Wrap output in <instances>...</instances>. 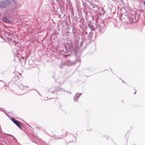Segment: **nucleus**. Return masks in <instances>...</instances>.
Wrapping results in <instances>:
<instances>
[{
	"label": "nucleus",
	"mask_w": 145,
	"mask_h": 145,
	"mask_svg": "<svg viewBox=\"0 0 145 145\" xmlns=\"http://www.w3.org/2000/svg\"><path fill=\"white\" fill-rule=\"evenodd\" d=\"M11 2L12 0H0V9L6 8L11 4Z\"/></svg>",
	"instance_id": "nucleus-1"
},
{
	"label": "nucleus",
	"mask_w": 145,
	"mask_h": 145,
	"mask_svg": "<svg viewBox=\"0 0 145 145\" xmlns=\"http://www.w3.org/2000/svg\"><path fill=\"white\" fill-rule=\"evenodd\" d=\"M106 30V25L104 24H102L101 25H96V31L100 34H102L104 33Z\"/></svg>",
	"instance_id": "nucleus-2"
},
{
	"label": "nucleus",
	"mask_w": 145,
	"mask_h": 145,
	"mask_svg": "<svg viewBox=\"0 0 145 145\" xmlns=\"http://www.w3.org/2000/svg\"><path fill=\"white\" fill-rule=\"evenodd\" d=\"M87 33L86 32H85V34L84 35V38L85 39L87 37H88V39L90 41H91L94 39L95 35L92 32H90L89 33V35L88 37L87 35Z\"/></svg>",
	"instance_id": "nucleus-3"
},
{
	"label": "nucleus",
	"mask_w": 145,
	"mask_h": 145,
	"mask_svg": "<svg viewBox=\"0 0 145 145\" xmlns=\"http://www.w3.org/2000/svg\"><path fill=\"white\" fill-rule=\"evenodd\" d=\"M128 18L130 20V22H133L135 23H136L137 22L138 20V18H136V16L134 15H132L128 17Z\"/></svg>",
	"instance_id": "nucleus-4"
},
{
	"label": "nucleus",
	"mask_w": 145,
	"mask_h": 145,
	"mask_svg": "<svg viewBox=\"0 0 145 145\" xmlns=\"http://www.w3.org/2000/svg\"><path fill=\"white\" fill-rule=\"evenodd\" d=\"M82 93H76L75 96H74L73 99L74 101L76 102L77 101L78 99L82 95Z\"/></svg>",
	"instance_id": "nucleus-5"
},
{
	"label": "nucleus",
	"mask_w": 145,
	"mask_h": 145,
	"mask_svg": "<svg viewBox=\"0 0 145 145\" xmlns=\"http://www.w3.org/2000/svg\"><path fill=\"white\" fill-rule=\"evenodd\" d=\"M98 10L100 12V14L102 15H103L105 14V12L103 7H101L100 8H99Z\"/></svg>",
	"instance_id": "nucleus-6"
},
{
	"label": "nucleus",
	"mask_w": 145,
	"mask_h": 145,
	"mask_svg": "<svg viewBox=\"0 0 145 145\" xmlns=\"http://www.w3.org/2000/svg\"><path fill=\"white\" fill-rule=\"evenodd\" d=\"M14 123L20 129H22V123L19 121L17 120Z\"/></svg>",
	"instance_id": "nucleus-7"
},
{
	"label": "nucleus",
	"mask_w": 145,
	"mask_h": 145,
	"mask_svg": "<svg viewBox=\"0 0 145 145\" xmlns=\"http://www.w3.org/2000/svg\"><path fill=\"white\" fill-rule=\"evenodd\" d=\"M88 27L89 29L92 31H94L96 30V28H94L93 26L89 24L88 25Z\"/></svg>",
	"instance_id": "nucleus-8"
},
{
	"label": "nucleus",
	"mask_w": 145,
	"mask_h": 145,
	"mask_svg": "<svg viewBox=\"0 0 145 145\" xmlns=\"http://www.w3.org/2000/svg\"><path fill=\"white\" fill-rule=\"evenodd\" d=\"M2 20L3 22L5 23L11 22V21H10L9 20L8 18L6 17H3L2 18Z\"/></svg>",
	"instance_id": "nucleus-9"
},
{
	"label": "nucleus",
	"mask_w": 145,
	"mask_h": 145,
	"mask_svg": "<svg viewBox=\"0 0 145 145\" xmlns=\"http://www.w3.org/2000/svg\"><path fill=\"white\" fill-rule=\"evenodd\" d=\"M68 49L69 51L71 52L73 51L74 50V48L73 47V46L72 45H70L68 47Z\"/></svg>",
	"instance_id": "nucleus-10"
},
{
	"label": "nucleus",
	"mask_w": 145,
	"mask_h": 145,
	"mask_svg": "<svg viewBox=\"0 0 145 145\" xmlns=\"http://www.w3.org/2000/svg\"><path fill=\"white\" fill-rule=\"evenodd\" d=\"M92 7V8L94 9H97V10L98 9L99 7H98L97 6L95 5V4H91L90 5Z\"/></svg>",
	"instance_id": "nucleus-11"
},
{
	"label": "nucleus",
	"mask_w": 145,
	"mask_h": 145,
	"mask_svg": "<svg viewBox=\"0 0 145 145\" xmlns=\"http://www.w3.org/2000/svg\"><path fill=\"white\" fill-rule=\"evenodd\" d=\"M25 87V86H24L23 85L21 84L20 85V89L22 90H23L24 89L26 91L25 92H27V90H26V89H24V88Z\"/></svg>",
	"instance_id": "nucleus-12"
},
{
	"label": "nucleus",
	"mask_w": 145,
	"mask_h": 145,
	"mask_svg": "<svg viewBox=\"0 0 145 145\" xmlns=\"http://www.w3.org/2000/svg\"><path fill=\"white\" fill-rule=\"evenodd\" d=\"M62 51L65 52V54H67L68 53V51L67 50L66 48L65 47L64 48L63 50L61 51V52Z\"/></svg>",
	"instance_id": "nucleus-13"
},
{
	"label": "nucleus",
	"mask_w": 145,
	"mask_h": 145,
	"mask_svg": "<svg viewBox=\"0 0 145 145\" xmlns=\"http://www.w3.org/2000/svg\"><path fill=\"white\" fill-rule=\"evenodd\" d=\"M11 121L13 122V123H14L17 120L15 119L14 118L12 117L11 118Z\"/></svg>",
	"instance_id": "nucleus-14"
},
{
	"label": "nucleus",
	"mask_w": 145,
	"mask_h": 145,
	"mask_svg": "<svg viewBox=\"0 0 145 145\" xmlns=\"http://www.w3.org/2000/svg\"><path fill=\"white\" fill-rule=\"evenodd\" d=\"M66 64L68 66H70L71 65V63L70 62V61L69 60H68L67 61Z\"/></svg>",
	"instance_id": "nucleus-15"
},
{
	"label": "nucleus",
	"mask_w": 145,
	"mask_h": 145,
	"mask_svg": "<svg viewBox=\"0 0 145 145\" xmlns=\"http://www.w3.org/2000/svg\"><path fill=\"white\" fill-rule=\"evenodd\" d=\"M70 56V54H69L68 55H63V56L64 57H66L67 56Z\"/></svg>",
	"instance_id": "nucleus-16"
},
{
	"label": "nucleus",
	"mask_w": 145,
	"mask_h": 145,
	"mask_svg": "<svg viewBox=\"0 0 145 145\" xmlns=\"http://www.w3.org/2000/svg\"><path fill=\"white\" fill-rule=\"evenodd\" d=\"M67 93H68L69 94H71V93L70 91H69L68 92H67Z\"/></svg>",
	"instance_id": "nucleus-17"
},
{
	"label": "nucleus",
	"mask_w": 145,
	"mask_h": 145,
	"mask_svg": "<svg viewBox=\"0 0 145 145\" xmlns=\"http://www.w3.org/2000/svg\"><path fill=\"white\" fill-rule=\"evenodd\" d=\"M14 41V42L15 43V44H16L17 43V42L15 41V40H13Z\"/></svg>",
	"instance_id": "nucleus-18"
},
{
	"label": "nucleus",
	"mask_w": 145,
	"mask_h": 145,
	"mask_svg": "<svg viewBox=\"0 0 145 145\" xmlns=\"http://www.w3.org/2000/svg\"><path fill=\"white\" fill-rule=\"evenodd\" d=\"M37 93L39 95H40V96H41V95L39 93V92L37 90Z\"/></svg>",
	"instance_id": "nucleus-19"
},
{
	"label": "nucleus",
	"mask_w": 145,
	"mask_h": 145,
	"mask_svg": "<svg viewBox=\"0 0 145 145\" xmlns=\"http://www.w3.org/2000/svg\"><path fill=\"white\" fill-rule=\"evenodd\" d=\"M61 137H57V138H56V139H61Z\"/></svg>",
	"instance_id": "nucleus-20"
},
{
	"label": "nucleus",
	"mask_w": 145,
	"mask_h": 145,
	"mask_svg": "<svg viewBox=\"0 0 145 145\" xmlns=\"http://www.w3.org/2000/svg\"><path fill=\"white\" fill-rule=\"evenodd\" d=\"M143 4H144V5L145 6V1H144Z\"/></svg>",
	"instance_id": "nucleus-21"
},
{
	"label": "nucleus",
	"mask_w": 145,
	"mask_h": 145,
	"mask_svg": "<svg viewBox=\"0 0 145 145\" xmlns=\"http://www.w3.org/2000/svg\"><path fill=\"white\" fill-rule=\"evenodd\" d=\"M12 1L14 3H15V0H12Z\"/></svg>",
	"instance_id": "nucleus-22"
},
{
	"label": "nucleus",
	"mask_w": 145,
	"mask_h": 145,
	"mask_svg": "<svg viewBox=\"0 0 145 145\" xmlns=\"http://www.w3.org/2000/svg\"><path fill=\"white\" fill-rule=\"evenodd\" d=\"M12 136L14 137V139H15L17 141V140L16 139V138H15V137H14L13 136Z\"/></svg>",
	"instance_id": "nucleus-23"
},
{
	"label": "nucleus",
	"mask_w": 145,
	"mask_h": 145,
	"mask_svg": "<svg viewBox=\"0 0 145 145\" xmlns=\"http://www.w3.org/2000/svg\"><path fill=\"white\" fill-rule=\"evenodd\" d=\"M0 81L2 82H4H4L3 81V80H0Z\"/></svg>",
	"instance_id": "nucleus-24"
},
{
	"label": "nucleus",
	"mask_w": 145,
	"mask_h": 145,
	"mask_svg": "<svg viewBox=\"0 0 145 145\" xmlns=\"http://www.w3.org/2000/svg\"><path fill=\"white\" fill-rule=\"evenodd\" d=\"M27 59V58H26L25 59V61H26V59Z\"/></svg>",
	"instance_id": "nucleus-25"
},
{
	"label": "nucleus",
	"mask_w": 145,
	"mask_h": 145,
	"mask_svg": "<svg viewBox=\"0 0 145 145\" xmlns=\"http://www.w3.org/2000/svg\"><path fill=\"white\" fill-rule=\"evenodd\" d=\"M1 110L2 111H4V110Z\"/></svg>",
	"instance_id": "nucleus-26"
},
{
	"label": "nucleus",
	"mask_w": 145,
	"mask_h": 145,
	"mask_svg": "<svg viewBox=\"0 0 145 145\" xmlns=\"http://www.w3.org/2000/svg\"><path fill=\"white\" fill-rule=\"evenodd\" d=\"M136 92V91H135V92L134 93V94H135V93Z\"/></svg>",
	"instance_id": "nucleus-27"
},
{
	"label": "nucleus",
	"mask_w": 145,
	"mask_h": 145,
	"mask_svg": "<svg viewBox=\"0 0 145 145\" xmlns=\"http://www.w3.org/2000/svg\"><path fill=\"white\" fill-rule=\"evenodd\" d=\"M133 145H137L136 144H133Z\"/></svg>",
	"instance_id": "nucleus-28"
},
{
	"label": "nucleus",
	"mask_w": 145,
	"mask_h": 145,
	"mask_svg": "<svg viewBox=\"0 0 145 145\" xmlns=\"http://www.w3.org/2000/svg\"><path fill=\"white\" fill-rule=\"evenodd\" d=\"M22 58L24 59V57H22Z\"/></svg>",
	"instance_id": "nucleus-29"
},
{
	"label": "nucleus",
	"mask_w": 145,
	"mask_h": 145,
	"mask_svg": "<svg viewBox=\"0 0 145 145\" xmlns=\"http://www.w3.org/2000/svg\"><path fill=\"white\" fill-rule=\"evenodd\" d=\"M29 136L30 137H31V136H30L29 135Z\"/></svg>",
	"instance_id": "nucleus-30"
},
{
	"label": "nucleus",
	"mask_w": 145,
	"mask_h": 145,
	"mask_svg": "<svg viewBox=\"0 0 145 145\" xmlns=\"http://www.w3.org/2000/svg\"><path fill=\"white\" fill-rule=\"evenodd\" d=\"M28 137H29V136H28Z\"/></svg>",
	"instance_id": "nucleus-31"
},
{
	"label": "nucleus",
	"mask_w": 145,
	"mask_h": 145,
	"mask_svg": "<svg viewBox=\"0 0 145 145\" xmlns=\"http://www.w3.org/2000/svg\"><path fill=\"white\" fill-rule=\"evenodd\" d=\"M122 81L123 82V80H122Z\"/></svg>",
	"instance_id": "nucleus-32"
}]
</instances>
